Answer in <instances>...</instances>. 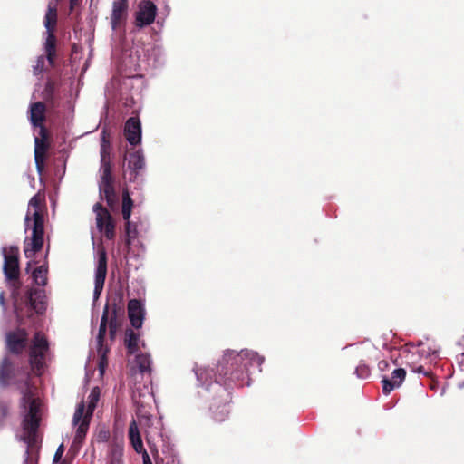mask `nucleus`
<instances>
[{"instance_id": "1", "label": "nucleus", "mask_w": 464, "mask_h": 464, "mask_svg": "<svg viewBox=\"0 0 464 464\" xmlns=\"http://www.w3.org/2000/svg\"><path fill=\"white\" fill-rule=\"evenodd\" d=\"M264 362V357L258 355L256 352L251 350H242L239 353L236 351H227L222 360L219 362L217 370L223 384L216 377L215 382L207 383L208 379L212 380L214 372L208 368L195 369V374L198 382L203 386V391L199 393L208 397L207 393L214 392L218 398L212 397L209 406L212 418L218 422L224 421L229 414L228 400L230 393L225 385H230L231 382L237 386L246 384L250 385L249 375L253 372L251 369L261 372V365Z\"/></svg>"}, {"instance_id": "2", "label": "nucleus", "mask_w": 464, "mask_h": 464, "mask_svg": "<svg viewBox=\"0 0 464 464\" xmlns=\"http://www.w3.org/2000/svg\"><path fill=\"white\" fill-rule=\"evenodd\" d=\"M22 399L21 406L24 409L22 434H16L18 440L26 444V450L24 456L23 464H28L29 448L37 440V431L41 420L42 401L34 397V390L26 382L21 388Z\"/></svg>"}, {"instance_id": "3", "label": "nucleus", "mask_w": 464, "mask_h": 464, "mask_svg": "<svg viewBox=\"0 0 464 464\" xmlns=\"http://www.w3.org/2000/svg\"><path fill=\"white\" fill-rule=\"evenodd\" d=\"M41 200L34 196L28 204L24 218L25 231H31L30 237L24 240V252L26 258L32 259L40 251L44 244V222L41 209Z\"/></svg>"}, {"instance_id": "4", "label": "nucleus", "mask_w": 464, "mask_h": 464, "mask_svg": "<svg viewBox=\"0 0 464 464\" xmlns=\"http://www.w3.org/2000/svg\"><path fill=\"white\" fill-rule=\"evenodd\" d=\"M101 395L100 388L93 387L88 396L87 408L83 401L80 402L72 418V425L75 429L74 437L69 450L72 455L77 454L86 437L90 426V420L97 406Z\"/></svg>"}, {"instance_id": "5", "label": "nucleus", "mask_w": 464, "mask_h": 464, "mask_svg": "<svg viewBox=\"0 0 464 464\" xmlns=\"http://www.w3.org/2000/svg\"><path fill=\"white\" fill-rule=\"evenodd\" d=\"M440 354V347L435 343H420L419 348L415 351H410L405 355L406 363L411 368L413 372L428 374L424 370L423 364L434 362Z\"/></svg>"}, {"instance_id": "6", "label": "nucleus", "mask_w": 464, "mask_h": 464, "mask_svg": "<svg viewBox=\"0 0 464 464\" xmlns=\"http://www.w3.org/2000/svg\"><path fill=\"white\" fill-rule=\"evenodd\" d=\"M101 181L99 183V189L102 198L106 199L108 205L112 206L115 202L116 196L112 183L111 163L109 158V144L102 138L101 145Z\"/></svg>"}, {"instance_id": "7", "label": "nucleus", "mask_w": 464, "mask_h": 464, "mask_svg": "<svg viewBox=\"0 0 464 464\" xmlns=\"http://www.w3.org/2000/svg\"><path fill=\"white\" fill-rule=\"evenodd\" d=\"M49 344L46 338L36 333L30 349V364L36 374H41L46 364Z\"/></svg>"}, {"instance_id": "8", "label": "nucleus", "mask_w": 464, "mask_h": 464, "mask_svg": "<svg viewBox=\"0 0 464 464\" xmlns=\"http://www.w3.org/2000/svg\"><path fill=\"white\" fill-rule=\"evenodd\" d=\"M2 253L4 257L3 271L6 280H16L19 276L18 247H3Z\"/></svg>"}, {"instance_id": "9", "label": "nucleus", "mask_w": 464, "mask_h": 464, "mask_svg": "<svg viewBox=\"0 0 464 464\" xmlns=\"http://www.w3.org/2000/svg\"><path fill=\"white\" fill-rule=\"evenodd\" d=\"M93 212L95 213L97 229L103 233L108 239H112L115 236V227L109 211L101 203H96L93 206Z\"/></svg>"}, {"instance_id": "10", "label": "nucleus", "mask_w": 464, "mask_h": 464, "mask_svg": "<svg viewBox=\"0 0 464 464\" xmlns=\"http://www.w3.org/2000/svg\"><path fill=\"white\" fill-rule=\"evenodd\" d=\"M98 260L96 263L95 273H94V290H93V300L96 301L103 289L104 282L107 275V256L104 248H99Z\"/></svg>"}, {"instance_id": "11", "label": "nucleus", "mask_w": 464, "mask_h": 464, "mask_svg": "<svg viewBox=\"0 0 464 464\" xmlns=\"http://www.w3.org/2000/svg\"><path fill=\"white\" fill-rule=\"evenodd\" d=\"M157 14V6L150 0H143L138 5L135 14V25L139 28L151 24Z\"/></svg>"}, {"instance_id": "12", "label": "nucleus", "mask_w": 464, "mask_h": 464, "mask_svg": "<svg viewBox=\"0 0 464 464\" xmlns=\"http://www.w3.org/2000/svg\"><path fill=\"white\" fill-rule=\"evenodd\" d=\"M56 22V14H51L49 11L45 16V27L47 30V37L44 42V49L46 54L48 63L53 66V60L55 57V36L53 34V30Z\"/></svg>"}, {"instance_id": "13", "label": "nucleus", "mask_w": 464, "mask_h": 464, "mask_svg": "<svg viewBox=\"0 0 464 464\" xmlns=\"http://www.w3.org/2000/svg\"><path fill=\"white\" fill-rule=\"evenodd\" d=\"M128 0H115L112 3L111 26L113 31L120 28L128 16Z\"/></svg>"}, {"instance_id": "14", "label": "nucleus", "mask_w": 464, "mask_h": 464, "mask_svg": "<svg viewBox=\"0 0 464 464\" xmlns=\"http://www.w3.org/2000/svg\"><path fill=\"white\" fill-rule=\"evenodd\" d=\"M128 315L134 328H140L145 317V305L140 300L131 299L128 304Z\"/></svg>"}, {"instance_id": "15", "label": "nucleus", "mask_w": 464, "mask_h": 464, "mask_svg": "<svg viewBox=\"0 0 464 464\" xmlns=\"http://www.w3.org/2000/svg\"><path fill=\"white\" fill-rule=\"evenodd\" d=\"M27 341V334L24 330L18 329L6 334L7 349L14 353H20L24 349Z\"/></svg>"}, {"instance_id": "16", "label": "nucleus", "mask_w": 464, "mask_h": 464, "mask_svg": "<svg viewBox=\"0 0 464 464\" xmlns=\"http://www.w3.org/2000/svg\"><path fill=\"white\" fill-rule=\"evenodd\" d=\"M127 169L130 174V179H136L140 172L145 168V159L142 150H138L132 153H130L126 158Z\"/></svg>"}, {"instance_id": "17", "label": "nucleus", "mask_w": 464, "mask_h": 464, "mask_svg": "<svg viewBox=\"0 0 464 464\" xmlns=\"http://www.w3.org/2000/svg\"><path fill=\"white\" fill-rule=\"evenodd\" d=\"M124 135L130 145H138L141 141V124L138 118H130L124 126Z\"/></svg>"}, {"instance_id": "18", "label": "nucleus", "mask_w": 464, "mask_h": 464, "mask_svg": "<svg viewBox=\"0 0 464 464\" xmlns=\"http://www.w3.org/2000/svg\"><path fill=\"white\" fill-rule=\"evenodd\" d=\"M406 376V372L402 368L395 369L392 373V378L389 379L387 377H383L382 379V392L384 394H389L394 389L399 388Z\"/></svg>"}, {"instance_id": "19", "label": "nucleus", "mask_w": 464, "mask_h": 464, "mask_svg": "<svg viewBox=\"0 0 464 464\" xmlns=\"http://www.w3.org/2000/svg\"><path fill=\"white\" fill-rule=\"evenodd\" d=\"M45 106L43 102H37L30 105V121L35 127H40V132L44 138V129L43 128V121L44 120Z\"/></svg>"}, {"instance_id": "20", "label": "nucleus", "mask_w": 464, "mask_h": 464, "mask_svg": "<svg viewBox=\"0 0 464 464\" xmlns=\"http://www.w3.org/2000/svg\"><path fill=\"white\" fill-rule=\"evenodd\" d=\"M28 302L33 310L37 314H44L46 310L45 296L43 290L32 289L29 291Z\"/></svg>"}, {"instance_id": "21", "label": "nucleus", "mask_w": 464, "mask_h": 464, "mask_svg": "<svg viewBox=\"0 0 464 464\" xmlns=\"http://www.w3.org/2000/svg\"><path fill=\"white\" fill-rule=\"evenodd\" d=\"M129 438L133 447V450L137 453H140L142 455L143 452H147L143 447L142 440L139 431V427L135 420H132L130 424Z\"/></svg>"}, {"instance_id": "22", "label": "nucleus", "mask_w": 464, "mask_h": 464, "mask_svg": "<svg viewBox=\"0 0 464 464\" xmlns=\"http://www.w3.org/2000/svg\"><path fill=\"white\" fill-rule=\"evenodd\" d=\"M46 149L47 147L44 140L36 137L34 139V160L38 172L42 171Z\"/></svg>"}, {"instance_id": "23", "label": "nucleus", "mask_w": 464, "mask_h": 464, "mask_svg": "<svg viewBox=\"0 0 464 464\" xmlns=\"http://www.w3.org/2000/svg\"><path fill=\"white\" fill-rule=\"evenodd\" d=\"M106 325H107V318L106 314L104 313L99 328V334L97 335V345L99 347V353H101V362H100V372L102 374L104 372L103 361L105 360V353L102 351V342L106 334Z\"/></svg>"}, {"instance_id": "24", "label": "nucleus", "mask_w": 464, "mask_h": 464, "mask_svg": "<svg viewBox=\"0 0 464 464\" xmlns=\"http://www.w3.org/2000/svg\"><path fill=\"white\" fill-rule=\"evenodd\" d=\"M13 371L11 362L5 357L0 364V385H7L13 379Z\"/></svg>"}, {"instance_id": "25", "label": "nucleus", "mask_w": 464, "mask_h": 464, "mask_svg": "<svg viewBox=\"0 0 464 464\" xmlns=\"http://www.w3.org/2000/svg\"><path fill=\"white\" fill-rule=\"evenodd\" d=\"M48 266L42 265L35 268L32 273V277L35 285L44 286L47 284Z\"/></svg>"}, {"instance_id": "26", "label": "nucleus", "mask_w": 464, "mask_h": 464, "mask_svg": "<svg viewBox=\"0 0 464 464\" xmlns=\"http://www.w3.org/2000/svg\"><path fill=\"white\" fill-rule=\"evenodd\" d=\"M136 362L140 369V373L150 372L151 370V358L148 354H139L136 357Z\"/></svg>"}, {"instance_id": "27", "label": "nucleus", "mask_w": 464, "mask_h": 464, "mask_svg": "<svg viewBox=\"0 0 464 464\" xmlns=\"http://www.w3.org/2000/svg\"><path fill=\"white\" fill-rule=\"evenodd\" d=\"M132 199L127 190L122 195V217L125 221L130 220L132 209Z\"/></svg>"}, {"instance_id": "28", "label": "nucleus", "mask_w": 464, "mask_h": 464, "mask_svg": "<svg viewBox=\"0 0 464 464\" xmlns=\"http://www.w3.org/2000/svg\"><path fill=\"white\" fill-rule=\"evenodd\" d=\"M139 336L132 331L126 332V344L130 353H134L137 349Z\"/></svg>"}, {"instance_id": "29", "label": "nucleus", "mask_w": 464, "mask_h": 464, "mask_svg": "<svg viewBox=\"0 0 464 464\" xmlns=\"http://www.w3.org/2000/svg\"><path fill=\"white\" fill-rule=\"evenodd\" d=\"M126 243L130 245L134 239H136L138 236L137 226L132 224L130 220L126 221Z\"/></svg>"}, {"instance_id": "30", "label": "nucleus", "mask_w": 464, "mask_h": 464, "mask_svg": "<svg viewBox=\"0 0 464 464\" xmlns=\"http://www.w3.org/2000/svg\"><path fill=\"white\" fill-rule=\"evenodd\" d=\"M355 374L360 379H366L371 374V370L364 362H360L355 369Z\"/></svg>"}, {"instance_id": "31", "label": "nucleus", "mask_w": 464, "mask_h": 464, "mask_svg": "<svg viewBox=\"0 0 464 464\" xmlns=\"http://www.w3.org/2000/svg\"><path fill=\"white\" fill-rule=\"evenodd\" d=\"M145 390H146V393H141V392H138V388H135V390L133 391V400L136 403L138 404H143V401L140 400L141 397H145L146 395L149 397V398H151L153 397V394L152 392L150 391V388L148 386H145L144 387Z\"/></svg>"}, {"instance_id": "32", "label": "nucleus", "mask_w": 464, "mask_h": 464, "mask_svg": "<svg viewBox=\"0 0 464 464\" xmlns=\"http://www.w3.org/2000/svg\"><path fill=\"white\" fill-rule=\"evenodd\" d=\"M45 57L41 55L37 58L36 64L33 67V72L34 75H39L43 72L44 69Z\"/></svg>"}, {"instance_id": "33", "label": "nucleus", "mask_w": 464, "mask_h": 464, "mask_svg": "<svg viewBox=\"0 0 464 464\" xmlns=\"http://www.w3.org/2000/svg\"><path fill=\"white\" fill-rule=\"evenodd\" d=\"M110 464H122V453L121 450H112Z\"/></svg>"}, {"instance_id": "34", "label": "nucleus", "mask_w": 464, "mask_h": 464, "mask_svg": "<svg viewBox=\"0 0 464 464\" xmlns=\"http://www.w3.org/2000/svg\"><path fill=\"white\" fill-rule=\"evenodd\" d=\"M63 452H64V447H63V444H61L57 450H56V452L53 456V464H59V461L61 460L63 455Z\"/></svg>"}, {"instance_id": "35", "label": "nucleus", "mask_w": 464, "mask_h": 464, "mask_svg": "<svg viewBox=\"0 0 464 464\" xmlns=\"http://www.w3.org/2000/svg\"><path fill=\"white\" fill-rule=\"evenodd\" d=\"M390 367V363L388 361L386 360H382L378 362V369L381 371V372H384V371H387Z\"/></svg>"}, {"instance_id": "36", "label": "nucleus", "mask_w": 464, "mask_h": 464, "mask_svg": "<svg viewBox=\"0 0 464 464\" xmlns=\"http://www.w3.org/2000/svg\"><path fill=\"white\" fill-rule=\"evenodd\" d=\"M146 440H147V442H148V444H149V447H150V450L151 454H152L153 456L158 455V453H159V452H158V449H157V447L155 446V444H151V442H150V437H149V436H147V439H146Z\"/></svg>"}, {"instance_id": "37", "label": "nucleus", "mask_w": 464, "mask_h": 464, "mask_svg": "<svg viewBox=\"0 0 464 464\" xmlns=\"http://www.w3.org/2000/svg\"><path fill=\"white\" fill-rule=\"evenodd\" d=\"M142 461H143V464H152L148 452H143V454H142Z\"/></svg>"}, {"instance_id": "38", "label": "nucleus", "mask_w": 464, "mask_h": 464, "mask_svg": "<svg viewBox=\"0 0 464 464\" xmlns=\"http://www.w3.org/2000/svg\"><path fill=\"white\" fill-rule=\"evenodd\" d=\"M0 305L3 307L4 310L5 309L4 292L0 293Z\"/></svg>"}, {"instance_id": "39", "label": "nucleus", "mask_w": 464, "mask_h": 464, "mask_svg": "<svg viewBox=\"0 0 464 464\" xmlns=\"http://www.w3.org/2000/svg\"><path fill=\"white\" fill-rule=\"evenodd\" d=\"M78 1L79 0H70V5L72 9L74 7V5H77Z\"/></svg>"}, {"instance_id": "40", "label": "nucleus", "mask_w": 464, "mask_h": 464, "mask_svg": "<svg viewBox=\"0 0 464 464\" xmlns=\"http://www.w3.org/2000/svg\"><path fill=\"white\" fill-rule=\"evenodd\" d=\"M14 313L16 314L17 319L19 320L20 319V314H19L18 308H17L15 304H14Z\"/></svg>"}, {"instance_id": "41", "label": "nucleus", "mask_w": 464, "mask_h": 464, "mask_svg": "<svg viewBox=\"0 0 464 464\" xmlns=\"http://www.w3.org/2000/svg\"><path fill=\"white\" fill-rule=\"evenodd\" d=\"M30 265H31V262L27 263V268H26V270H28V268H29Z\"/></svg>"}, {"instance_id": "42", "label": "nucleus", "mask_w": 464, "mask_h": 464, "mask_svg": "<svg viewBox=\"0 0 464 464\" xmlns=\"http://www.w3.org/2000/svg\"><path fill=\"white\" fill-rule=\"evenodd\" d=\"M461 357H462V358H463V360H464V353H462V354H461Z\"/></svg>"}]
</instances>
